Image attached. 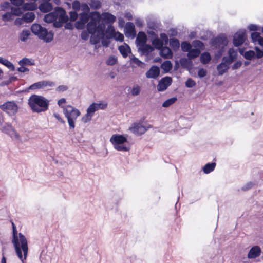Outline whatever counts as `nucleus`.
<instances>
[{"mask_svg": "<svg viewBox=\"0 0 263 263\" xmlns=\"http://www.w3.org/2000/svg\"><path fill=\"white\" fill-rule=\"evenodd\" d=\"M23 17L26 23H31L35 19V15L33 12H30L25 13Z\"/></svg>", "mask_w": 263, "mask_h": 263, "instance_id": "7c9ffc66", "label": "nucleus"}, {"mask_svg": "<svg viewBox=\"0 0 263 263\" xmlns=\"http://www.w3.org/2000/svg\"><path fill=\"white\" fill-rule=\"evenodd\" d=\"M2 132L8 135L11 138L18 139L20 137L19 134L17 133L15 128L10 123H5L3 126H2Z\"/></svg>", "mask_w": 263, "mask_h": 263, "instance_id": "9b49d317", "label": "nucleus"}, {"mask_svg": "<svg viewBox=\"0 0 263 263\" xmlns=\"http://www.w3.org/2000/svg\"><path fill=\"white\" fill-rule=\"evenodd\" d=\"M92 9L98 10L101 7V3L99 0H90L89 3Z\"/></svg>", "mask_w": 263, "mask_h": 263, "instance_id": "a19ab883", "label": "nucleus"}, {"mask_svg": "<svg viewBox=\"0 0 263 263\" xmlns=\"http://www.w3.org/2000/svg\"><path fill=\"white\" fill-rule=\"evenodd\" d=\"M53 12H55L56 17L63 20H69V17L66 14L65 10L61 7H55Z\"/></svg>", "mask_w": 263, "mask_h": 263, "instance_id": "f3484780", "label": "nucleus"}, {"mask_svg": "<svg viewBox=\"0 0 263 263\" xmlns=\"http://www.w3.org/2000/svg\"><path fill=\"white\" fill-rule=\"evenodd\" d=\"M131 61L132 63L136 64L138 66L141 68H144V66H145V63L144 62H142L138 58L134 56L131 58Z\"/></svg>", "mask_w": 263, "mask_h": 263, "instance_id": "603ef678", "label": "nucleus"}, {"mask_svg": "<svg viewBox=\"0 0 263 263\" xmlns=\"http://www.w3.org/2000/svg\"><path fill=\"white\" fill-rule=\"evenodd\" d=\"M160 70L159 67L153 65L146 72V77L148 79H156L160 74Z\"/></svg>", "mask_w": 263, "mask_h": 263, "instance_id": "ddd939ff", "label": "nucleus"}, {"mask_svg": "<svg viewBox=\"0 0 263 263\" xmlns=\"http://www.w3.org/2000/svg\"><path fill=\"white\" fill-rule=\"evenodd\" d=\"M200 60L203 64H207L211 60V56L208 52L205 51L201 54Z\"/></svg>", "mask_w": 263, "mask_h": 263, "instance_id": "cd10ccee", "label": "nucleus"}, {"mask_svg": "<svg viewBox=\"0 0 263 263\" xmlns=\"http://www.w3.org/2000/svg\"><path fill=\"white\" fill-rule=\"evenodd\" d=\"M68 20H63L62 19L59 18L58 21L55 20L53 22V25L54 28H60L62 27L64 24V23L68 22Z\"/></svg>", "mask_w": 263, "mask_h": 263, "instance_id": "09e8293b", "label": "nucleus"}, {"mask_svg": "<svg viewBox=\"0 0 263 263\" xmlns=\"http://www.w3.org/2000/svg\"><path fill=\"white\" fill-rule=\"evenodd\" d=\"M78 17V14L77 11H70L69 12V18L71 22L75 21Z\"/></svg>", "mask_w": 263, "mask_h": 263, "instance_id": "e2e57ef3", "label": "nucleus"}, {"mask_svg": "<svg viewBox=\"0 0 263 263\" xmlns=\"http://www.w3.org/2000/svg\"><path fill=\"white\" fill-rule=\"evenodd\" d=\"M11 3L16 7L22 6L24 3V0H10Z\"/></svg>", "mask_w": 263, "mask_h": 263, "instance_id": "338daca9", "label": "nucleus"}, {"mask_svg": "<svg viewBox=\"0 0 263 263\" xmlns=\"http://www.w3.org/2000/svg\"><path fill=\"white\" fill-rule=\"evenodd\" d=\"M261 253V250L259 246H253L250 250L248 254L249 259H254L259 256Z\"/></svg>", "mask_w": 263, "mask_h": 263, "instance_id": "2eb2a0df", "label": "nucleus"}, {"mask_svg": "<svg viewBox=\"0 0 263 263\" xmlns=\"http://www.w3.org/2000/svg\"><path fill=\"white\" fill-rule=\"evenodd\" d=\"M75 27L78 30H82L86 26V24L82 22L79 20L76 22L74 24Z\"/></svg>", "mask_w": 263, "mask_h": 263, "instance_id": "13d9d810", "label": "nucleus"}, {"mask_svg": "<svg viewBox=\"0 0 263 263\" xmlns=\"http://www.w3.org/2000/svg\"><path fill=\"white\" fill-rule=\"evenodd\" d=\"M110 141L114 145V148L118 151L127 152L129 150V147L123 145L127 141V138L123 135H113Z\"/></svg>", "mask_w": 263, "mask_h": 263, "instance_id": "423d86ee", "label": "nucleus"}, {"mask_svg": "<svg viewBox=\"0 0 263 263\" xmlns=\"http://www.w3.org/2000/svg\"><path fill=\"white\" fill-rule=\"evenodd\" d=\"M103 15V21L105 24H112L116 20V17L109 12H104Z\"/></svg>", "mask_w": 263, "mask_h": 263, "instance_id": "5701e85b", "label": "nucleus"}, {"mask_svg": "<svg viewBox=\"0 0 263 263\" xmlns=\"http://www.w3.org/2000/svg\"><path fill=\"white\" fill-rule=\"evenodd\" d=\"M246 37V30L244 29H239L233 36V45L237 47L241 46L245 42Z\"/></svg>", "mask_w": 263, "mask_h": 263, "instance_id": "9d476101", "label": "nucleus"}, {"mask_svg": "<svg viewBox=\"0 0 263 263\" xmlns=\"http://www.w3.org/2000/svg\"><path fill=\"white\" fill-rule=\"evenodd\" d=\"M72 9L75 11H79L81 6L80 2L78 0H74L72 2Z\"/></svg>", "mask_w": 263, "mask_h": 263, "instance_id": "bf43d9fd", "label": "nucleus"}, {"mask_svg": "<svg viewBox=\"0 0 263 263\" xmlns=\"http://www.w3.org/2000/svg\"><path fill=\"white\" fill-rule=\"evenodd\" d=\"M91 18L86 24V28L90 34H95L96 33L99 35H103L105 31L106 26L104 22H100L101 15L97 11L91 12Z\"/></svg>", "mask_w": 263, "mask_h": 263, "instance_id": "f03ea898", "label": "nucleus"}, {"mask_svg": "<svg viewBox=\"0 0 263 263\" xmlns=\"http://www.w3.org/2000/svg\"><path fill=\"white\" fill-rule=\"evenodd\" d=\"M216 165L215 162L208 163L202 167V170L205 174H209L215 169Z\"/></svg>", "mask_w": 263, "mask_h": 263, "instance_id": "c85d7f7f", "label": "nucleus"}, {"mask_svg": "<svg viewBox=\"0 0 263 263\" xmlns=\"http://www.w3.org/2000/svg\"><path fill=\"white\" fill-rule=\"evenodd\" d=\"M24 11L23 10V7H11V12L13 15L16 16H20L23 14Z\"/></svg>", "mask_w": 263, "mask_h": 263, "instance_id": "72a5a7b5", "label": "nucleus"}, {"mask_svg": "<svg viewBox=\"0 0 263 263\" xmlns=\"http://www.w3.org/2000/svg\"><path fill=\"white\" fill-rule=\"evenodd\" d=\"M196 83L191 78H189L185 83V86L187 88H192L196 85Z\"/></svg>", "mask_w": 263, "mask_h": 263, "instance_id": "4d7b16f0", "label": "nucleus"}, {"mask_svg": "<svg viewBox=\"0 0 263 263\" xmlns=\"http://www.w3.org/2000/svg\"><path fill=\"white\" fill-rule=\"evenodd\" d=\"M233 62L231 60L229 59L228 56H224L222 59L221 62L219 64V67L221 66L222 65H224V67H230L229 65Z\"/></svg>", "mask_w": 263, "mask_h": 263, "instance_id": "c03bdc74", "label": "nucleus"}, {"mask_svg": "<svg viewBox=\"0 0 263 263\" xmlns=\"http://www.w3.org/2000/svg\"><path fill=\"white\" fill-rule=\"evenodd\" d=\"M107 104L93 103L87 108V112H88V115H91L92 116L95 112L99 108L103 109L105 108Z\"/></svg>", "mask_w": 263, "mask_h": 263, "instance_id": "4468645a", "label": "nucleus"}, {"mask_svg": "<svg viewBox=\"0 0 263 263\" xmlns=\"http://www.w3.org/2000/svg\"><path fill=\"white\" fill-rule=\"evenodd\" d=\"M154 50V47L150 44H145L139 47L138 52H140L141 55H148Z\"/></svg>", "mask_w": 263, "mask_h": 263, "instance_id": "dca6fc26", "label": "nucleus"}, {"mask_svg": "<svg viewBox=\"0 0 263 263\" xmlns=\"http://www.w3.org/2000/svg\"><path fill=\"white\" fill-rule=\"evenodd\" d=\"M180 63L182 68H186L189 70L192 69L193 66L192 61L189 59V58H181L180 59Z\"/></svg>", "mask_w": 263, "mask_h": 263, "instance_id": "4be33fe9", "label": "nucleus"}, {"mask_svg": "<svg viewBox=\"0 0 263 263\" xmlns=\"http://www.w3.org/2000/svg\"><path fill=\"white\" fill-rule=\"evenodd\" d=\"M187 52V57L191 60L198 57L201 53L199 49L192 48Z\"/></svg>", "mask_w": 263, "mask_h": 263, "instance_id": "393cba45", "label": "nucleus"}, {"mask_svg": "<svg viewBox=\"0 0 263 263\" xmlns=\"http://www.w3.org/2000/svg\"><path fill=\"white\" fill-rule=\"evenodd\" d=\"M125 34L127 37H134L136 35V31L135 29H134L133 30H125Z\"/></svg>", "mask_w": 263, "mask_h": 263, "instance_id": "69168bd1", "label": "nucleus"}, {"mask_svg": "<svg viewBox=\"0 0 263 263\" xmlns=\"http://www.w3.org/2000/svg\"><path fill=\"white\" fill-rule=\"evenodd\" d=\"M255 50V58L260 59L263 57V49H260L258 46H255L254 48Z\"/></svg>", "mask_w": 263, "mask_h": 263, "instance_id": "6e6d98bb", "label": "nucleus"}, {"mask_svg": "<svg viewBox=\"0 0 263 263\" xmlns=\"http://www.w3.org/2000/svg\"><path fill=\"white\" fill-rule=\"evenodd\" d=\"M80 18L79 20L81 21L83 23H84L85 24H87V23L89 22L88 21L91 18V13L90 14H87L86 13H80L79 14Z\"/></svg>", "mask_w": 263, "mask_h": 263, "instance_id": "e433bc0d", "label": "nucleus"}, {"mask_svg": "<svg viewBox=\"0 0 263 263\" xmlns=\"http://www.w3.org/2000/svg\"><path fill=\"white\" fill-rule=\"evenodd\" d=\"M118 50L122 57L124 58H127L128 53L132 52L130 46L126 43H124V45L119 46Z\"/></svg>", "mask_w": 263, "mask_h": 263, "instance_id": "412c9836", "label": "nucleus"}, {"mask_svg": "<svg viewBox=\"0 0 263 263\" xmlns=\"http://www.w3.org/2000/svg\"><path fill=\"white\" fill-rule=\"evenodd\" d=\"M172 78L169 76H165L162 78L158 82L157 85V90L158 91H164L172 84Z\"/></svg>", "mask_w": 263, "mask_h": 263, "instance_id": "f8f14e48", "label": "nucleus"}, {"mask_svg": "<svg viewBox=\"0 0 263 263\" xmlns=\"http://www.w3.org/2000/svg\"><path fill=\"white\" fill-rule=\"evenodd\" d=\"M170 46L174 51L178 50L180 46L179 40L176 38H171L170 40Z\"/></svg>", "mask_w": 263, "mask_h": 263, "instance_id": "c756f323", "label": "nucleus"}, {"mask_svg": "<svg viewBox=\"0 0 263 263\" xmlns=\"http://www.w3.org/2000/svg\"><path fill=\"white\" fill-rule=\"evenodd\" d=\"M243 57L246 59L249 60L254 59L255 58V52L253 50H249L245 52Z\"/></svg>", "mask_w": 263, "mask_h": 263, "instance_id": "79ce46f5", "label": "nucleus"}, {"mask_svg": "<svg viewBox=\"0 0 263 263\" xmlns=\"http://www.w3.org/2000/svg\"><path fill=\"white\" fill-rule=\"evenodd\" d=\"M140 88L138 85H135L131 91L132 95L134 96H137L140 93Z\"/></svg>", "mask_w": 263, "mask_h": 263, "instance_id": "052dcab7", "label": "nucleus"}, {"mask_svg": "<svg viewBox=\"0 0 263 263\" xmlns=\"http://www.w3.org/2000/svg\"><path fill=\"white\" fill-rule=\"evenodd\" d=\"M260 37V33L259 32H253L251 34V40L254 43L258 42Z\"/></svg>", "mask_w": 263, "mask_h": 263, "instance_id": "8fccbe9b", "label": "nucleus"}, {"mask_svg": "<svg viewBox=\"0 0 263 263\" xmlns=\"http://www.w3.org/2000/svg\"><path fill=\"white\" fill-rule=\"evenodd\" d=\"M23 10L26 11H34L37 9V6L35 2L26 3L22 5Z\"/></svg>", "mask_w": 263, "mask_h": 263, "instance_id": "b1692460", "label": "nucleus"}, {"mask_svg": "<svg viewBox=\"0 0 263 263\" xmlns=\"http://www.w3.org/2000/svg\"><path fill=\"white\" fill-rule=\"evenodd\" d=\"M43 88V81H39L36 83H33V84L31 85L29 89L31 90H34L37 89H41Z\"/></svg>", "mask_w": 263, "mask_h": 263, "instance_id": "3c124183", "label": "nucleus"}, {"mask_svg": "<svg viewBox=\"0 0 263 263\" xmlns=\"http://www.w3.org/2000/svg\"><path fill=\"white\" fill-rule=\"evenodd\" d=\"M18 64L21 66L24 65H34V60L29 59L27 58H23L22 60H20L18 62Z\"/></svg>", "mask_w": 263, "mask_h": 263, "instance_id": "473e14b6", "label": "nucleus"}, {"mask_svg": "<svg viewBox=\"0 0 263 263\" xmlns=\"http://www.w3.org/2000/svg\"><path fill=\"white\" fill-rule=\"evenodd\" d=\"M105 32L104 33V35H101V43L103 46L107 47L109 46L110 43L109 39L112 37V35H105Z\"/></svg>", "mask_w": 263, "mask_h": 263, "instance_id": "f704fd0d", "label": "nucleus"}, {"mask_svg": "<svg viewBox=\"0 0 263 263\" xmlns=\"http://www.w3.org/2000/svg\"><path fill=\"white\" fill-rule=\"evenodd\" d=\"M117 58L115 56H110L106 61V64L108 65L113 66L117 63Z\"/></svg>", "mask_w": 263, "mask_h": 263, "instance_id": "5fc2aeb1", "label": "nucleus"}, {"mask_svg": "<svg viewBox=\"0 0 263 263\" xmlns=\"http://www.w3.org/2000/svg\"><path fill=\"white\" fill-rule=\"evenodd\" d=\"M89 34L90 33H89V31H88L87 30H83L81 34V39L85 41L87 40L89 38Z\"/></svg>", "mask_w": 263, "mask_h": 263, "instance_id": "0e129e2a", "label": "nucleus"}, {"mask_svg": "<svg viewBox=\"0 0 263 263\" xmlns=\"http://www.w3.org/2000/svg\"><path fill=\"white\" fill-rule=\"evenodd\" d=\"M30 35V32L28 30L24 29L20 34V39L22 42H25L27 40Z\"/></svg>", "mask_w": 263, "mask_h": 263, "instance_id": "58836bf2", "label": "nucleus"}, {"mask_svg": "<svg viewBox=\"0 0 263 263\" xmlns=\"http://www.w3.org/2000/svg\"><path fill=\"white\" fill-rule=\"evenodd\" d=\"M176 100H177V98L176 97L171 98H170L168 99H167L166 101H165L162 103V106L163 107H168L170 106H171L172 104L176 102Z\"/></svg>", "mask_w": 263, "mask_h": 263, "instance_id": "49530a36", "label": "nucleus"}, {"mask_svg": "<svg viewBox=\"0 0 263 263\" xmlns=\"http://www.w3.org/2000/svg\"><path fill=\"white\" fill-rule=\"evenodd\" d=\"M39 10L43 13H48L53 9V5L50 2H43L39 6Z\"/></svg>", "mask_w": 263, "mask_h": 263, "instance_id": "aec40b11", "label": "nucleus"}, {"mask_svg": "<svg viewBox=\"0 0 263 263\" xmlns=\"http://www.w3.org/2000/svg\"><path fill=\"white\" fill-rule=\"evenodd\" d=\"M191 48V44L187 41H183L181 44V48L183 52H188Z\"/></svg>", "mask_w": 263, "mask_h": 263, "instance_id": "a18cd8bd", "label": "nucleus"}, {"mask_svg": "<svg viewBox=\"0 0 263 263\" xmlns=\"http://www.w3.org/2000/svg\"><path fill=\"white\" fill-rule=\"evenodd\" d=\"M192 45L195 48L199 49L200 50H204L205 45L200 40H195L192 42Z\"/></svg>", "mask_w": 263, "mask_h": 263, "instance_id": "c9c22d12", "label": "nucleus"}, {"mask_svg": "<svg viewBox=\"0 0 263 263\" xmlns=\"http://www.w3.org/2000/svg\"><path fill=\"white\" fill-rule=\"evenodd\" d=\"M102 35H99L98 33H97L96 35L95 34H91V36L90 39V43L92 45H96L99 43L100 41L101 37Z\"/></svg>", "mask_w": 263, "mask_h": 263, "instance_id": "37998d69", "label": "nucleus"}, {"mask_svg": "<svg viewBox=\"0 0 263 263\" xmlns=\"http://www.w3.org/2000/svg\"><path fill=\"white\" fill-rule=\"evenodd\" d=\"M147 38L143 31H139L136 40V43L139 47L146 44Z\"/></svg>", "mask_w": 263, "mask_h": 263, "instance_id": "a211bd4d", "label": "nucleus"}, {"mask_svg": "<svg viewBox=\"0 0 263 263\" xmlns=\"http://www.w3.org/2000/svg\"><path fill=\"white\" fill-rule=\"evenodd\" d=\"M0 108L10 116H15L18 111V106L14 101H7L0 105Z\"/></svg>", "mask_w": 263, "mask_h": 263, "instance_id": "6e6552de", "label": "nucleus"}, {"mask_svg": "<svg viewBox=\"0 0 263 263\" xmlns=\"http://www.w3.org/2000/svg\"><path fill=\"white\" fill-rule=\"evenodd\" d=\"M30 30L32 33L46 43H50L53 40V31H48L40 24H33L30 27Z\"/></svg>", "mask_w": 263, "mask_h": 263, "instance_id": "20e7f679", "label": "nucleus"}, {"mask_svg": "<svg viewBox=\"0 0 263 263\" xmlns=\"http://www.w3.org/2000/svg\"><path fill=\"white\" fill-rule=\"evenodd\" d=\"M230 67H226L224 66V65H221L219 67V64L217 66V70L218 71V74L221 76L226 72Z\"/></svg>", "mask_w": 263, "mask_h": 263, "instance_id": "864d4df0", "label": "nucleus"}, {"mask_svg": "<svg viewBox=\"0 0 263 263\" xmlns=\"http://www.w3.org/2000/svg\"><path fill=\"white\" fill-rule=\"evenodd\" d=\"M12 224V243H13L16 253L19 259L22 261L26 259L28 247L27 239L25 236L21 233H19L18 238V233L16 227L13 222Z\"/></svg>", "mask_w": 263, "mask_h": 263, "instance_id": "f257e3e1", "label": "nucleus"}, {"mask_svg": "<svg viewBox=\"0 0 263 263\" xmlns=\"http://www.w3.org/2000/svg\"><path fill=\"white\" fill-rule=\"evenodd\" d=\"M242 65V62L239 60L236 62L233 65L231 66V68L232 70H236L240 68Z\"/></svg>", "mask_w": 263, "mask_h": 263, "instance_id": "774afa93", "label": "nucleus"}, {"mask_svg": "<svg viewBox=\"0 0 263 263\" xmlns=\"http://www.w3.org/2000/svg\"><path fill=\"white\" fill-rule=\"evenodd\" d=\"M152 45L154 46V48H156L158 50L160 49L163 47L162 42L158 38V37L154 39L152 41Z\"/></svg>", "mask_w": 263, "mask_h": 263, "instance_id": "4c0bfd02", "label": "nucleus"}, {"mask_svg": "<svg viewBox=\"0 0 263 263\" xmlns=\"http://www.w3.org/2000/svg\"><path fill=\"white\" fill-rule=\"evenodd\" d=\"M57 19V17L55 12H51L44 15L43 20L46 23H53Z\"/></svg>", "mask_w": 263, "mask_h": 263, "instance_id": "a878e982", "label": "nucleus"}, {"mask_svg": "<svg viewBox=\"0 0 263 263\" xmlns=\"http://www.w3.org/2000/svg\"><path fill=\"white\" fill-rule=\"evenodd\" d=\"M28 104L33 112L40 113L48 109L49 101L42 96L33 94L29 98Z\"/></svg>", "mask_w": 263, "mask_h": 263, "instance_id": "7ed1b4c3", "label": "nucleus"}, {"mask_svg": "<svg viewBox=\"0 0 263 263\" xmlns=\"http://www.w3.org/2000/svg\"><path fill=\"white\" fill-rule=\"evenodd\" d=\"M229 56H228L230 60L233 62L236 60L237 58V50H234L233 48H231L228 51Z\"/></svg>", "mask_w": 263, "mask_h": 263, "instance_id": "ea45409f", "label": "nucleus"}, {"mask_svg": "<svg viewBox=\"0 0 263 263\" xmlns=\"http://www.w3.org/2000/svg\"><path fill=\"white\" fill-rule=\"evenodd\" d=\"M0 63L12 71H14L15 70L14 65L10 61L0 57Z\"/></svg>", "mask_w": 263, "mask_h": 263, "instance_id": "2f4dec72", "label": "nucleus"}, {"mask_svg": "<svg viewBox=\"0 0 263 263\" xmlns=\"http://www.w3.org/2000/svg\"><path fill=\"white\" fill-rule=\"evenodd\" d=\"M160 50V55L164 59L171 58L173 57L172 50L167 46L162 47Z\"/></svg>", "mask_w": 263, "mask_h": 263, "instance_id": "6ab92c4d", "label": "nucleus"}, {"mask_svg": "<svg viewBox=\"0 0 263 263\" xmlns=\"http://www.w3.org/2000/svg\"><path fill=\"white\" fill-rule=\"evenodd\" d=\"M145 120V118L143 117L139 122L138 123H134L132 127L129 128L130 130L135 135H141L144 134L149 128H151L152 126L149 125L148 127H146L142 125V123L143 121Z\"/></svg>", "mask_w": 263, "mask_h": 263, "instance_id": "1a4fd4ad", "label": "nucleus"}, {"mask_svg": "<svg viewBox=\"0 0 263 263\" xmlns=\"http://www.w3.org/2000/svg\"><path fill=\"white\" fill-rule=\"evenodd\" d=\"M3 21L5 22H10L13 20V15L11 12H6L2 16Z\"/></svg>", "mask_w": 263, "mask_h": 263, "instance_id": "de8ad7c7", "label": "nucleus"}, {"mask_svg": "<svg viewBox=\"0 0 263 263\" xmlns=\"http://www.w3.org/2000/svg\"><path fill=\"white\" fill-rule=\"evenodd\" d=\"M63 114L67 119L70 129H74L75 127L74 121L80 115V111L73 106L68 105L66 108H63Z\"/></svg>", "mask_w": 263, "mask_h": 263, "instance_id": "39448f33", "label": "nucleus"}, {"mask_svg": "<svg viewBox=\"0 0 263 263\" xmlns=\"http://www.w3.org/2000/svg\"><path fill=\"white\" fill-rule=\"evenodd\" d=\"M82 10L83 11L82 13H86L87 14H90V8L86 3H82L81 5Z\"/></svg>", "mask_w": 263, "mask_h": 263, "instance_id": "680f3d73", "label": "nucleus"}, {"mask_svg": "<svg viewBox=\"0 0 263 263\" xmlns=\"http://www.w3.org/2000/svg\"><path fill=\"white\" fill-rule=\"evenodd\" d=\"M172 63L169 60L164 61L161 65V68L163 70L164 73L169 72L172 69Z\"/></svg>", "mask_w": 263, "mask_h": 263, "instance_id": "bb28decb", "label": "nucleus"}, {"mask_svg": "<svg viewBox=\"0 0 263 263\" xmlns=\"http://www.w3.org/2000/svg\"><path fill=\"white\" fill-rule=\"evenodd\" d=\"M209 44L214 49L224 48L228 44V39L224 34H220L211 39Z\"/></svg>", "mask_w": 263, "mask_h": 263, "instance_id": "0eeeda50", "label": "nucleus"}]
</instances>
